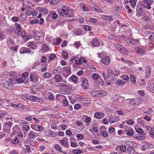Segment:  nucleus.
<instances>
[{"instance_id": "nucleus-5", "label": "nucleus", "mask_w": 154, "mask_h": 154, "mask_svg": "<svg viewBox=\"0 0 154 154\" xmlns=\"http://www.w3.org/2000/svg\"><path fill=\"white\" fill-rule=\"evenodd\" d=\"M31 128L37 131H41L44 128L43 127L37 125L32 124L31 125Z\"/></svg>"}, {"instance_id": "nucleus-46", "label": "nucleus", "mask_w": 154, "mask_h": 154, "mask_svg": "<svg viewBox=\"0 0 154 154\" xmlns=\"http://www.w3.org/2000/svg\"><path fill=\"white\" fill-rule=\"evenodd\" d=\"M86 62V60L85 58L82 57L79 59V62L80 63V65L81 64L82 62L85 63Z\"/></svg>"}, {"instance_id": "nucleus-30", "label": "nucleus", "mask_w": 154, "mask_h": 154, "mask_svg": "<svg viewBox=\"0 0 154 154\" xmlns=\"http://www.w3.org/2000/svg\"><path fill=\"white\" fill-rule=\"evenodd\" d=\"M52 76V75L50 73L46 72L43 73V77L44 78L49 79Z\"/></svg>"}, {"instance_id": "nucleus-1", "label": "nucleus", "mask_w": 154, "mask_h": 154, "mask_svg": "<svg viewBox=\"0 0 154 154\" xmlns=\"http://www.w3.org/2000/svg\"><path fill=\"white\" fill-rule=\"evenodd\" d=\"M2 83L3 86L9 90L13 89V86L14 84L12 79L11 78H9L7 81L3 80Z\"/></svg>"}, {"instance_id": "nucleus-42", "label": "nucleus", "mask_w": 154, "mask_h": 154, "mask_svg": "<svg viewBox=\"0 0 154 154\" xmlns=\"http://www.w3.org/2000/svg\"><path fill=\"white\" fill-rule=\"evenodd\" d=\"M21 29H16L15 30V32L18 35L21 36L22 33V31H21Z\"/></svg>"}, {"instance_id": "nucleus-45", "label": "nucleus", "mask_w": 154, "mask_h": 154, "mask_svg": "<svg viewBox=\"0 0 154 154\" xmlns=\"http://www.w3.org/2000/svg\"><path fill=\"white\" fill-rule=\"evenodd\" d=\"M70 78L72 81L74 82H76L78 79V77L74 75H72Z\"/></svg>"}, {"instance_id": "nucleus-8", "label": "nucleus", "mask_w": 154, "mask_h": 154, "mask_svg": "<svg viewBox=\"0 0 154 154\" xmlns=\"http://www.w3.org/2000/svg\"><path fill=\"white\" fill-rule=\"evenodd\" d=\"M31 99L33 102H42L43 101V99L42 98L38 97L34 95L30 96Z\"/></svg>"}, {"instance_id": "nucleus-36", "label": "nucleus", "mask_w": 154, "mask_h": 154, "mask_svg": "<svg viewBox=\"0 0 154 154\" xmlns=\"http://www.w3.org/2000/svg\"><path fill=\"white\" fill-rule=\"evenodd\" d=\"M125 83V82L122 80H118L116 84L119 86H121L124 85Z\"/></svg>"}, {"instance_id": "nucleus-61", "label": "nucleus", "mask_w": 154, "mask_h": 154, "mask_svg": "<svg viewBox=\"0 0 154 154\" xmlns=\"http://www.w3.org/2000/svg\"><path fill=\"white\" fill-rule=\"evenodd\" d=\"M84 29L86 31H90L91 30V28L88 26L85 25L84 27Z\"/></svg>"}, {"instance_id": "nucleus-38", "label": "nucleus", "mask_w": 154, "mask_h": 154, "mask_svg": "<svg viewBox=\"0 0 154 154\" xmlns=\"http://www.w3.org/2000/svg\"><path fill=\"white\" fill-rule=\"evenodd\" d=\"M147 68L148 70V71L146 72V78H148L149 77L150 73V70L151 69V68L149 66H147Z\"/></svg>"}, {"instance_id": "nucleus-44", "label": "nucleus", "mask_w": 154, "mask_h": 154, "mask_svg": "<svg viewBox=\"0 0 154 154\" xmlns=\"http://www.w3.org/2000/svg\"><path fill=\"white\" fill-rule=\"evenodd\" d=\"M130 79L131 82L132 83H134L136 82V79L134 75L130 76Z\"/></svg>"}, {"instance_id": "nucleus-53", "label": "nucleus", "mask_w": 154, "mask_h": 154, "mask_svg": "<svg viewBox=\"0 0 154 154\" xmlns=\"http://www.w3.org/2000/svg\"><path fill=\"white\" fill-rule=\"evenodd\" d=\"M130 3L131 5V6L132 7L134 8V7L136 4V2L134 0H130Z\"/></svg>"}, {"instance_id": "nucleus-18", "label": "nucleus", "mask_w": 154, "mask_h": 154, "mask_svg": "<svg viewBox=\"0 0 154 154\" xmlns=\"http://www.w3.org/2000/svg\"><path fill=\"white\" fill-rule=\"evenodd\" d=\"M108 77L109 79H112L113 78L114 74L113 71L111 69H109L107 71Z\"/></svg>"}, {"instance_id": "nucleus-17", "label": "nucleus", "mask_w": 154, "mask_h": 154, "mask_svg": "<svg viewBox=\"0 0 154 154\" xmlns=\"http://www.w3.org/2000/svg\"><path fill=\"white\" fill-rule=\"evenodd\" d=\"M60 143L61 145L66 148H68L69 147V145L66 141L64 140H61L60 141Z\"/></svg>"}, {"instance_id": "nucleus-9", "label": "nucleus", "mask_w": 154, "mask_h": 154, "mask_svg": "<svg viewBox=\"0 0 154 154\" xmlns=\"http://www.w3.org/2000/svg\"><path fill=\"white\" fill-rule=\"evenodd\" d=\"M29 78L31 81L33 82H37L38 79L37 76L34 73L30 74Z\"/></svg>"}, {"instance_id": "nucleus-21", "label": "nucleus", "mask_w": 154, "mask_h": 154, "mask_svg": "<svg viewBox=\"0 0 154 154\" xmlns=\"http://www.w3.org/2000/svg\"><path fill=\"white\" fill-rule=\"evenodd\" d=\"M93 6H92L93 9L95 11L98 12H102L101 9L97 5L94 4Z\"/></svg>"}, {"instance_id": "nucleus-52", "label": "nucleus", "mask_w": 154, "mask_h": 154, "mask_svg": "<svg viewBox=\"0 0 154 154\" xmlns=\"http://www.w3.org/2000/svg\"><path fill=\"white\" fill-rule=\"evenodd\" d=\"M92 77L94 80H97L99 77L97 73H93L92 75Z\"/></svg>"}, {"instance_id": "nucleus-23", "label": "nucleus", "mask_w": 154, "mask_h": 154, "mask_svg": "<svg viewBox=\"0 0 154 154\" xmlns=\"http://www.w3.org/2000/svg\"><path fill=\"white\" fill-rule=\"evenodd\" d=\"M26 32L25 30L22 31V34H21V36H20L22 37L24 40H28L29 39L28 36L26 35Z\"/></svg>"}, {"instance_id": "nucleus-10", "label": "nucleus", "mask_w": 154, "mask_h": 154, "mask_svg": "<svg viewBox=\"0 0 154 154\" xmlns=\"http://www.w3.org/2000/svg\"><path fill=\"white\" fill-rule=\"evenodd\" d=\"M71 85L69 84H65L64 83H60L59 84V87L60 88L63 89H69L70 88Z\"/></svg>"}, {"instance_id": "nucleus-31", "label": "nucleus", "mask_w": 154, "mask_h": 154, "mask_svg": "<svg viewBox=\"0 0 154 154\" xmlns=\"http://www.w3.org/2000/svg\"><path fill=\"white\" fill-rule=\"evenodd\" d=\"M114 45L115 47L119 51L122 49V48H123V46H122L121 44L118 43H115Z\"/></svg>"}, {"instance_id": "nucleus-29", "label": "nucleus", "mask_w": 154, "mask_h": 154, "mask_svg": "<svg viewBox=\"0 0 154 154\" xmlns=\"http://www.w3.org/2000/svg\"><path fill=\"white\" fill-rule=\"evenodd\" d=\"M12 130V134L15 135L19 131V129L17 126H15L13 128Z\"/></svg>"}, {"instance_id": "nucleus-25", "label": "nucleus", "mask_w": 154, "mask_h": 154, "mask_svg": "<svg viewBox=\"0 0 154 154\" xmlns=\"http://www.w3.org/2000/svg\"><path fill=\"white\" fill-rule=\"evenodd\" d=\"M148 88L150 91L152 92H154V83H152L149 85Z\"/></svg>"}, {"instance_id": "nucleus-7", "label": "nucleus", "mask_w": 154, "mask_h": 154, "mask_svg": "<svg viewBox=\"0 0 154 154\" xmlns=\"http://www.w3.org/2000/svg\"><path fill=\"white\" fill-rule=\"evenodd\" d=\"M31 52V51L30 49L27 47H22L20 49V53L21 54L25 53L29 54Z\"/></svg>"}, {"instance_id": "nucleus-6", "label": "nucleus", "mask_w": 154, "mask_h": 154, "mask_svg": "<svg viewBox=\"0 0 154 154\" xmlns=\"http://www.w3.org/2000/svg\"><path fill=\"white\" fill-rule=\"evenodd\" d=\"M136 52L140 55H145L146 54L145 51L143 49L138 47H136L135 48Z\"/></svg>"}, {"instance_id": "nucleus-34", "label": "nucleus", "mask_w": 154, "mask_h": 154, "mask_svg": "<svg viewBox=\"0 0 154 154\" xmlns=\"http://www.w3.org/2000/svg\"><path fill=\"white\" fill-rule=\"evenodd\" d=\"M124 99L122 97H120L117 99L118 102L117 103L119 105H122L124 102Z\"/></svg>"}, {"instance_id": "nucleus-3", "label": "nucleus", "mask_w": 154, "mask_h": 154, "mask_svg": "<svg viewBox=\"0 0 154 154\" xmlns=\"http://www.w3.org/2000/svg\"><path fill=\"white\" fill-rule=\"evenodd\" d=\"M12 122L11 121H8L5 123L3 125V129L5 131L9 133L10 130L12 125Z\"/></svg>"}, {"instance_id": "nucleus-59", "label": "nucleus", "mask_w": 154, "mask_h": 154, "mask_svg": "<svg viewBox=\"0 0 154 154\" xmlns=\"http://www.w3.org/2000/svg\"><path fill=\"white\" fill-rule=\"evenodd\" d=\"M12 20L14 22H17L19 21V19L17 17L14 16L12 18Z\"/></svg>"}, {"instance_id": "nucleus-50", "label": "nucleus", "mask_w": 154, "mask_h": 154, "mask_svg": "<svg viewBox=\"0 0 154 154\" xmlns=\"http://www.w3.org/2000/svg\"><path fill=\"white\" fill-rule=\"evenodd\" d=\"M126 123L128 125H132L134 123V122L132 119H130L126 121Z\"/></svg>"}, {"instance_id": "nucleus-2", "label": "nucleus", "mask_w": 154, "mask_h": 154, "mask_svg": "<svg viewBox=\"0 0 154 154\" xmlns=\"http://www.w3.org/2000/svg\"><path fill=\"white\" fill-rule=\"evenodd\" d=\"M71 73V70L69 67H65L63 68V75L65 78H67Z\"/></svg>"}, {"instance_id": "nucleus-20", "label": "nucleus", "mask_w": 154, "mask_h": 154, "mask_svg": "<svg viewBox=\"0 0 154 154\" xmlns=\"http://www.w3.org/2000/svg\"><path fill=\"white\" fill-rule=\"evenodd\" d=\"M145 3L146 4V8L148 9H150L151 7L150 5L152 4V0H145Z\"/></svg>"}, {"instance_id": "nucleus-55", "label": "nucleus", "mask_w": 154, "mask_h": 154, "mask_svg": "<svg viewBox=\"0 0 154 154\" xmlns=\"http://www.w3.org/2000/svg\"><path fill=\"white\" fill-rule=\"evenodd\" d=\"M16 82L18 83H23L24 80L23 78H19L17 79L16 80Z\"/></svg>"}, {"instance_id": "nucleus-41", "label": "nucleus", "mask_w": 154, "mask_h": 154, "mask_svg": "<svg viewBox=\"0 0 154 154\" xmlns=\"http://www.w3.org/2000/svg\"><path fill=\"white\" fill-rule=\"evenodd\" d=\"M127 134L129 136H132L134 134L133 131L131 130H127L126 131Z\"/></svg>"}, {"instance_id": "nucleus-57", "label": "nucleus", "mask_w": 154, "mask_h": 154, "mask_svg": "<svg viewBox=\"0 0 154 154\" xmlns=\"http://www.w3.org/2000/svg\"><path fill=\"white\" fill-rule=\"evenodd\" d=\"M22 75L23 79H24L25 80H26V79L29 76L28 73L27 72H25Z\"/></svg>"}, {"instance_id": "nucleus-60", "label": "nucleus", "mask_w": 154, "mask_h": 154, "mask_svg": "<svg viewBox=\"0 0 154 154\" xmlns=\"http://www.w3.org/2000/svg\"><path fill=\"white\" fill-rule=\"evenodd\" d=\"M74 45L76 46V47L78 48L79 47H80L81 44L80 42H74Z\"/></svg>"}, {"instance_id": "nucleus-24", "label": "nucleus", "mask_w": 154, "mask_h": 154, "mask_svg": "<svg viewBox=\"0 0 154 154\" xmlns=\"http://www.w3.org/2000/svg\"><path fill=\"white\" fill-rule=\"evenodd\" d=\"M54 79L57 82H59L61 81L62 77L60 75H56L54 76Z\"/></svg>"}, {"instance_id": "nucleus-19", "label": "nucleus", "mask_w": 154, "mask_h": 154, "mask_svg": "<svg viewBox=\"0 0 154 154\" xmlns=\"http://www.w3.org/2000/svg\"><path fill=\"white\" fill-rule=\"evenodd\" d=\"M104 116V115L103 113H100L99 112H97L95 113L94 116V117L98 119H100L101 118L103 117Z\"/></svg>"}, {"instance_id": "nucleus-22", "label": "nucleus", "mask_w": 154, "mask_h": 154, "mask_svg": "<svg viewBox=\"0 0 154 154\" xmlns=\"http://www.w3.org/2000/svg\"><path fill=\"white\" fill-rule=\"evenodd\" d=\"M119 51L122 54L125 55H128V52L126 48L123 47L122 49L120 50Z\"/></svg>"}, {"instance_id": "nucleus-56", "label": "nucleus", "mask_w": 154, "mask_h": 154, "mask_svg": "<svg viewBox=\"0 0 154 154\" xmlns=\"http://www.w3.org/2000/svg\"><path fill=\"white\" fill-rule=\"evenodd\" d=\"M38 19H35L31 20L30 22L32 24H35L38 23Z\"/></svg>"}, {"instance_id": "nucleus-16", "label": "nucleus", "mask_w": 154, "mask_h": 154, "mask_svg": "<svg viewBox=\"0 0 154 154\" xmlns=\"http://www.w3.org/2000/svg\"><path fill=\"white\" fill-rule=\"evenodd\" d=\"M100 41L97 39L95 38L93 39L92 41V44L94 46H97L99 45Z\"/></svg>"}, {"instance_id": "nucleus-49", "label": "nucleus", "mask_w": 154, "mask_h": 154, "mask_svg": "<svg viewBox=\"0 0 154 154\" xmlns=\"http://www.w3.org/2000/svg\"><path fill=\"white\" fill-rule=\"evenodd\" d=\"M11 142L14 144H17L18 143L19 139L17 137H15L12 139Z\"/></svg>"}, {"instance_id": "nucleus-35", "label": "nucleus", "mask_w": 154, "mask_h": 154, "mask_svg": "<svg viewBox=\"0 0 154 154\" xmlns=\"http://www.w3.org/2000/svg\"><path fill=\"white\" fill-rule=\"evenodd\" d=\"M117 148H119L121 151L125 152H126L127 148L126 146H117Z\"/></svg>"}, {"instance_id": "nucleus-62", "label": "nucleus", "mask_w": 154, "mask_h": 154, "mask_svg": "<svg viewBox=\"0 0 154 154\" xmlns=\"http://www.w3.org/2000/svg\"><path fill=\"white\" fill-rule=\"evenodd\" d=\"M31 14L33 16L36 17L37 14V12L34 10H32Z\"/></svg>"}, {"instance_id": "nucleus-58", "label": "nucleus", "mask_w": 154, "mask_h": 154, "mask_svg": "<svg viewBox=\"0 0 154 154\" xmlns=\"http://www.w3.org/2000/svg\"><path fill=\"white\" fill-rule=\"evenodd\" d=\"M115 131V129L114 128L112 127H110L109 128L108 132L109 134H111L112 133L114 132Z\"/></svg>"}, {"instance_id": "nucleus-37", "label": "nucleus", "mask_w": 154, "mask_h": 154, "mask_svg": "<svg viewBox=\"0 0 154 154\" xmlns=\"http://www.w3.org/2000/svg\"><path fill=\"white\" fill-rule=\"evenodd\" d=\"M63 10L64 13H65V14H67L69 13V10L67 7L66 6H63L61 9Z\"/></svg>"}, {"instance_id": "nucleus-54", "label": "nucleus", "mask_w": 154, "mask_h": 154, "mask_svg": "<svg viewBox=\"0 0 154 154\" xmlns=\"http://www.w3.org/2000/svg\"><path fill=\"white\" fill-rule=\"evenodd\" d=\"M61 0H52L50 2L51 4H55L59 3Z\"/></svg>"}, {"instance_id": "nucleus-32", "label": "nucleus", "mask_w": 154, "mask_h": 154, "mask_svg": "<svg viewBox=\"0 0 154 154\" xmlns=\"http://www.w3.org/2000/svg\"><path fill=\"white\" fill-rule=\"evenodd\" d=\"M34 132L32 131H29V133H28V135L29 137L30 138H33L35 137V135L34 134Z\"/></svg>"}, {"instance_id": "nucleus-64", "label": "nucleus", "mask_w": 154, "mask_h": 154, "mask_svg": "<svg viewBox=\"0 0 154 154\" xmlns=\"http://www.w3.org/2000/svg\"><path fill=\"white\" fill-rule=\"evenodd\" d=\"M91 119L90 117L87 116L85 119V122L86 123L89 124L91 122Z\"/></svg>"}, {"instance_id": "nucleus-27", "label": "nucleus", "mask_w": 154, "mask_h": 154, "mask_svg": "<svg viewBox=\"0 0 154 154\" xmlns=\"http://www.w3.org/2000/svg\"><path fill=\"white\" fill-rule=\"evenodd\" d=\"M54 147L55 149L58 151L61 152H63V151L62 150V147L59 145L58 144H56L54 145Z\"/></svg>"}, {"instance_id": "nucleus-39", "label": "nucleus", "mask_w": 154, "mask_h": 154, "mask_svg": "<svg viewBox=\"0 0 154 154\" xmlns=\"http://www.w3.org/2000/svg\"><path fill=\"white\" fill-rule=\"evenodd\" d=\"M42 50L43 52H46L48 51V48L46 45H44L42 46Z\"/></svg>"}, {"instance_id": "nucleus-48", "label": "nucleus", "mask_w": 154, "mask_h": 154, "mask_svg": "<svg viewBox=\"0 0 154 154\" xmlns=\"http://www.w3.org/2000/svg\"><path fill=\"white\" fill-rule=\"evenodd\" d=\"M61 42V39L60 38H56V44L57 45H59Z\"/></svg>"}, {"instance_id": "nucleus-43", "label": "nucleus", "mask_w": 154, "mask_h": 154, "mask_svg": "<svg viewBox=\"0 0 154 154\" xmlns=\"http://www.w3.org/2000/svg\"><path fill=\"white\" fill-rule=\"evenodd\" d=\"M121 78L125 80H128L129 79V76L128 75L125 74L121 76Z\"/></svg>"}, {"instance_id": "nucleus-12", "label": "nucleus", "mask_w": 154, "mask_h": 154, "mask_svg": "<svg viewBox=\"0 0 154 154\" xmlns=\"http://www.w3.org/2000/svg\"><path fill=\"white\" fill-rule=\"evenodd\" d=\"M119 120V118L118 117L111 116L109 119V122L110 123H115L118 121Z\"/></svg>"}, {"instance_id": "nucleus-51", "label": "nucleus", "mask_w": 154, "mask_h": 154, "mask_svg": "<svg viewBox=\"0 0 154 154\" xmlns=\"http://www.w3.org/2000/svg\"><path fill=\"white\" fill-rule=\"evenodd\" d=\"M73 153L76 154L80 153L82 152V151L81 149H74L72 150Z\"/></svg>"}, {"instance_id": "nucleus-14", "label": "nucleus", "mask_w": 154, "mask_h": 154, "mask_svg": "<svg viewBox=\"0 0 154 154\" xmlns=\"http://www.w3.org/2000/svg\"><path fill=\"white\" fill-rule=\"evenodd\" d=\"M100 134L104 137L106 136V129L105 126H102L100 127Z\"/></svg>"}, {"instance_id": "nucleus-33", "label": "nucleus", "mask_w": 154, "mask_h": 154, "mask_svg": "<svg viewBox=\"0 0 154 154\" xmlns=\"http://www.w3.org/2000/svg\"><path fill=\"white\" fill-rule=\"evenodd\" d=\"M26 19V16L24 14L22 13L20 16L19 20L21 21H24Z\"/></svg>"}, {"instance_id": "nucleus-4", "label": "nucleus", "mask_w": 154, "mask_h": 154, "mask_svg": "<svg viewBox=\"0 0 154 154\" xmlns=\"http://www.w3.org/2000/svg\"><path fill=\"white\" fill-rule=\"evenodd\" d=\"M81 85L83 88L84 89H86L89 86L88 80L85 78H82L81 79Z\"/></svg>"}, {"instance_id": "nucleus-28", "label": "nucleus", "mask_w": 154, "mask_h": 154, "mask_svg": "<svg viewBox=\"0 0 154 154\" xmlns=\"http://www.w3.org/2000/svg\"><path fill=\"white\" fill-rule=\"evenodd\" d=\"M30 147L29 146L26 145H25L23 148V151L25 152L29 153L30 152Z\"/></svg>"}, {"instance_id": "nucleus-63", "label": "nucleus", "mask_w": 154, "mask_h": 154, "mask_svg": "<svg viewBox=\"0 0 154 154\" xmlns=\"http://www.w3.org/2000/svg\"><path fill=\"white\" fill-rule=\"evenodd\" d=\"M57 13L55 12H53L52 14V18L54 19H55L57 18Z\"/></svg>"}, {"instance_id": "nucleus-47", "label": "nucleus", "mask_w": 154, "mask_h": 154, "mask_svg": "<svg viewBox=\"0 0 154 154\" xmlns=\"http://www.w3.org/2000/svg\"><path fill=\"white\" fill-rule=\"evenodd\" d=\"M57 13L59 15L62 16H64L65 14V13L63 12V10L61 9L58 10Z\"/></svg>"}, {"instance_id": "nucleus-40", "label": "nucleus", "mask_w": 154, "mask_h": 154, "mask_svg": "<svg viewBox=\"0 0 154 154\" xmlns=\"http://www.w3.org/2000/svg\"><path fill=\"white\" fill-rule=\"evenodd\" d=\"M62 57L65 59H67L68 57L67 53L65 51H63L62 53Z\"/></svg>"}, {"instance_id": "nucleus-11", "label": "nucleus", "mask_w": 154, "mask_h": 154, "mask_svg": "<svg viewBox=\"0 0 154 154\" xmlns=\"http://www.w3.org/2000/svg\"><path fill=\"white\" fill-rule=\"evenodd\" d=\"M26 45L29 48H31L33 49H36L37 48V45L35 44L34 42H30L27 43Z\"/></svg>"}, {"instance_id": "nucleus-15", "label": "nucleus", "mask_w": 154, "mask_h": 154, "mask_svg": "<svg viewBox=\"0 0 154 154\" xmlns=\"http://www.w3.org/2000/svg\"><path fill=\"white\" fill-rule=\"evenodd\" d=\"M80 6L82 8V11L83 12H89V10L88 9L87 7L85 5L84 3H81L80 4Z\"/></svg>"}, {"instance_id": "nucleus-13", "label": "nucleus", "mask_w": 154, "mask_h": 154, "mask_svg": "<svg viewBox=\"0 0 154 154\" xmlns=\"http://www.w3.org/2000/svg\"><path fill=\"white\" fill-rule=\"evenodd\" d=\"M91 95L95 97H99L101 96V94L98 91H93L91 93Z\"/></svg>"}, {"instance_id": "nucleus-26", "label": "nucleus", "mask_w": 154, "mask_h": 154, "mask_svg": "<svg viewBox=\"0 0 154 154\" xmlns=\"http://www.w3.org/2000/svg\"><path fill=\"white\" fill-rule=\"evenodd\" d=\"M41 36V34L40 33L34 32L33 35V37L36 40H38L39 39Z\"/></svg>"}]
</instances>
